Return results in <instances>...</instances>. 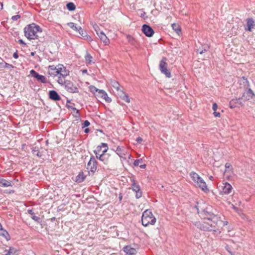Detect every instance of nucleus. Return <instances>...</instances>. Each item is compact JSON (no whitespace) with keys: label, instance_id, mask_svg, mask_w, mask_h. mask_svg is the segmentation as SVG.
<instances>
[{"label":"nucleus","instance_id":"obj_1","mask_svg":"<svg viewBox=\"0 0 255 255\" xmlns=\"http://www.w3.org/2000/svg\"><path fill=\"white\" fill-rule=\"evenodd\" d=\"M48 74L52 77L58 76L57 83L62 84V80L69 75L70 71L63 64L50 65L48 67Z\"/></svg>","mask_w":255,"mask_h":255},{"label":"nucleus","instance_id":"obj_2","mask_svg":"<svg viewBox=\"0 0 255 255\" xmlns=\"http://www.w3.org/2000/svg\"><path fill=\"white\" fill-rule=\"evenodd\" d=\"M223 224L219 215L208 211V232L220 233V228Z\"/></svg>","mask_w":255,"mask_h":255},{"label":"nucleus","instance_id":"obj_3","mask_svg":"<svg viewBox=\"0 0 255 255\" xmlns=\"http://www.w3.org/2000/svg\"><path fill=\"white\" fill-rule=\"evenodd\" d=\"M42 31L41 28L34 23L27 25L24 28V36L30 40L37 39L38 34L41 33Z\"/></svg>","mask_w":255,"mask_h":255},{"label":"nucleus","instance_id":"obj_4","mask_svg":"<svg viewBox=\"0 0 255 255\" xmlns=\"http://www.w3.org/2000/svg\"><path fill=\"white\" fill-rule=\"evenodd\" d=\"M156 221L155 217L150 210H146L142 213L141 222L144 227L154 225Z\"/></svg>","mask_w":255,"mask_h":255},{"label":"nucleus","instance_id":"obj_5","mask_svg":"<svg viewBox=\"0 0 255 255\" xmlns=\"http://www.w3.org/2000/svg\"><path fill=\"white\" fill-rule=\"evenodd\" d=\"M190 176L196 185L200 188L203 191L207 190L206 182L195 172H192Z\"/></svg>","mask_w":255,"mask_h":255},{"label":"nucleus","instance_id":"obj_6","mask_svg":"<svg viewBox=\"0 0 255 255\" xmlns=\"http://www.w3.org/2000/svg\"><path fill=\"white\" fill-rule=\"evenodd\" d=\"M167 59L164 57H162V59L160 61L159 65V68L161 71V72L165 75V76L168 77L170 78L171 77V73L167 69Z\"/></svg>","mask_w":255,"mask_h":255},{"label":"nucleus","instance_id":"obj_7","mask_svg":"<svg viewBox=\"0 0 255 255\" xmlns=\"http://www.w3.org/2000/svg\"><path fill=\"white\" fill-rule=\"evenodd\" d=\"M62 84H60L61 85L65 86L66 90L71 93H76L78 91V87L76 85L73 84L69 80H62Z\"/></svg>","mask_w":255,"mask_h":255},{"label":"nucleus","instance_id":"obj_8","mask_svg":"<svg viewBox=\"0 0 255 255\" xmlns=\"http://www.w3.org/2000/svg\"><path fill=\"white\" fill-rule=\"evenodd\" d=\"M108 150V147L107 143H102L99 146H98L94 150V153L97 158L104 152H107Z\"/></svg>","mask_w":255,"mask_h":255},{"label":"nucleus","instance_id":"obj_9","mask_svg":"<svg viewBox=\"0 0 255 255\" xmlns=\"http://www.w3.org/2000/svg\"><path fill=\"white\" fill-rule=\"evenodd\" d=\"M245 92L243 94V96L239 98V99H243L245 98L246 100H250V99H253L255 98V94L254 92L252 90L250 87L245 89Z\"/></svg>","mask_w":255,"mask_h":255},{"label":"nucleus","instance_id":"obj_10","mask_svg":"<svg viewBox=\"0 0 255 255\" xmlns=\"http://www.w3.org/2000/svg\"><path fill=\"white\" fill-rule=\"evenodd\" d=\"M142 32L147 37H151L154 32L153 29L148 25L143 24L142 27Z\"/></svg>","mask_w":255,"mask_h":255},{"label":"nucleus","instance_id":"obj_11","mask_svg":"<svg viewBox=\"0 0 255 255\" xmlns=\"http://www.w3.org/2000/svg\"><path fill=\"white\" fill-rule=\"evenodd\" d=\"M96 96L108 103H110L112 101L111 99L108 97L107 93L103 90L99 91V93L96 94Z\"/></svg>","mask_w":255,"mask_h":255},{"label":"nucleus","instance_id":"obj_12","mask_svg":"<svg viewBox=\"0 0 255 255\" xmlns=\"http://www.w3.org/2000/svg\"><path fill=\"white\" fill-rule=\"evenodd\" d=\"M123 251L129 255H135L137 253L136 249L131 247V245H127L123 248Z\"/></svg>","mask_w":255,"mask_h":255},{"label":"nucleus","instance_id":"obj_13","mask_svg":"<svg viewBox=\"0 0 255 255\" xmlns=\"http://www.w3.org/2000/svg\"><path fill=\"white\" fill-rule=\"evenodd\" d=\"M87 169L92 172H95L97 169V162L94 158H91L87 164Z\"/></svg>","mask_w":255,"mask_h":255},{"label":"nucleus","instance_id":"obj_14","mask_svg":"<svg viewBox=\"0 0 255 255\" xmlns=\"http://www.w3.org/2000/svg\"><path fill=\"white\" fill-rule=\"evenodd\" d=\"M117 154L121 158L126 159L127 156L129 157V155L126 151L124 150L123 147L118 146L116 150Z\"/></svg>","mask_w":255,"mask_h":255},{"label":"nucleus","instance_id":"obj_15","mask_svg":"<svg viewBox=\"0 0 255 255\" xmlns=\"http://www.w3.org/2000/svg\"><path fill=\"white\" fill-rule=\"evenodd\" d=\"M118 96L124 101L126 103H130V99L128 94L126 93L123 91V90H121L117 93Z\"/></svg>","mask_w":255,"mask_h":255},{"label":"nucleus","instance_id":"obj_16","mask_svg":"<svg viewBox=\"0 0 255 255\" xmlns=\"http://www.w3.org/2000/svg\"><path fill=\"white\" fill-rule=\"evenodd\" d=\"M222 192L225 194H228L231 193L233 188L231 185L228 182L223 183Z\"/></svg>","mask_w":255,"mask_h":255},{"label":"nucleus","instance_id":"obj_17","mask_svg":"<svg viewBox=\"0 0 255 255\" xmlns=\"http://www.w3.org/2000/svg\"><path fill=\"white\" fill-rule=\"evenodd\" d=\"M132 189L136 193L135 196L137 198H139L142 196V192L140 186L135 183L132 184Z\"/></svg>","mask_w":255,"mask_h":255},{"label":"nucleus","instance_id":"obj_18","mask_svg":"<svg viewBox=\"0 0 255 255\" xmlns=\"http://www.w3.org/2000/svg\"><path fill=\"white\" fill-rule=\"evenodd\" d=\"M247 26L245 29L249 31H252L253 28L255 25V21L253 18H248L247 19Z\"/></svg>","mask_w":255,"mask_h":255},{"label":"nucleus","instance_id":"obj_19","mask_svg":"<svg viewBox=\"0 0 255 255\" xmlns=\"http://www.w3.org/2000/svg\"><path fill=\"white\" fill-rule=\"evenodd\" d=\"M98 35L105 45H108L110 44V40L104 32L100 31V33H98Z\"/></svg>","mask_w":255,"mask_h":255},{"label":"nucleus","instance_id":"obj_20","mask_svg":"<svg viewBox=\"0 0 255 255\" xmlns=\"http://www.w3.org/2000/svg\"><path fill=\"white\" fill-rule=\"evenodd\" d=\"M100 160L103 162L104 164H108L109 161L110 154L106 152H104L100 154L98 158Z\"/></svg>","mask_w":255,"mask_h":255},{"label":"nucleus","instance_id":"obj_21","mask_svg":"<svg viewBox=\"0 0 255 255\" xmlns=\"http://www.w3.org/2000/svg\"><path fill=\"white\" fill-rule=\"evenodd\" d=\"M79 32L80 35L84 38L87 40H91V38L90 36H88L86 31L84 30L81 27L79 26L78 27V30H77Z\"/></svg>","mask_w":255,"mask_h":255},{"label":"nucleus","instance_id":"obj_22","mask_svg":"<svg viewBox=\"0 0 255 255\" xmlns=\"http://www.w3.org/2000/svg\"><path fill=\"white\" fill-rule=\"evenodd\" d=\"M49 98L54 101H58L60 99V97L55 91H50L49 92Z\"/></svg>","mask_w":255,"mask_h":255},{"label":"nucleus","instance_id":"obj_23","mask_svg":"<svg viewBox=\"0 0 255 255\" xmlns=\"http://www.w3.org/2000/svg\"><path fill=\"white\" fill-rule=\"evenodd\" d=\"M240 85L243 86L244 89L250 87L249 82L245 77H243L240 80Z\"/></svg>","mask_w":255,"mask_h":255},{"label":"nucleus","instance_id":"obj_24","mask_svg":"<svg viewBox=\"0 0 255 255\" xmlns=\"http://www.w3.org/2000/svg\"><path fill=\"white\" fill-rule=\"evenodd\" d=\"M17 254V250L13 248L10 247L8 250L4 251V254L3 255H16Z\"/></svg>","mask_w":255,"mask_h":255},{"label":"nucleus","instance_id":"obj_25","mask_svg":"<svg viewBox=\"0 0 255 255\" xmlns=\"http://www.w3.org/2000/svg\"><path fill=\"white\" fill-rule=\"evenodd\" d=\"M173 30L178 35L181 34V28L178 23H174L172 24Z\"/></svg>","mask_w":255,"mask_h":255},{"label":"nucleus","instance_id":"obj_26","mask_svg":"<svg viewBox=\"0 0 255 255\" xmlns=\"http://www.w3.org/2000/svg\"><path fill=\"white\" fill-rule=\"evenodd\" d=\"M0 236L4 237L7 241L10 240V236L8 233V232L4 230L2 226L0 227Z\"/></svg>","mask_w":255,"mask_h":255},{"label":"nucleus","instance_id":"obj_27","mask_svg":"<svg viewBox=\"0 0 255 255\" xmlns=\"http://www.w3.org/2000/svg\"><path fill=\"white\" fill-rule=\"evenodd\" d=\"M11 183L4 179H0V186L6 187L10 186Z\"/></svg>","mask_w":255,"mask_h":255},{"label":"nucleus","instance_id":"obj_28","mask_svg":"<svg viewBox=\"0 0 255 255\" xmlns=\"http://www.w3.org/2000/svg\"><path fill=\"white\" fill-rule=\"evenodd\" d=\"M85 177L86 176H85L84 173L80 172L76 176V181L79 183L82 182L85 180Z\"/></svg>","mask_w":255,"mask_h":255},{"label":"nucleus","instance_id":"obj_29","mask_svg":"<svg viewBox=\"0 0 255 255\" xmlns=\"http://www.w3.org/2000/svg\"><path fill=\"white\" fill-rule=\"evenodd\" d=\"M111 85L117 90V93H118L120 91V90H122L120 88V84L116 81H112Z\"/></svg>","mask_w":255,"mask_h":255},{"label":"nucleus","instance_id":"obj_30","mask_svg":"<svg viewBox=\"0 0 255 255\" xmlns=\"http://www.w3.org/2000/svg\"><path fill=\"white\" fill-rule=\"evenodd\" d=\"M85 59L86 62H88L89 64L94 63L93 62V57L89 53H87L86 54L85 56Z\"/></svg>","mask_w":255,"mask_h":255},{"label":"nucleus","instance_id":"obj_31","mask_svg":"<svg viewBox=\"0 0 255 255\" xmlns=\"http://www.w3.org/2000/svg\"><path fill=\"white\" fill-rule=\"evenodd\" d=\"M238 100L239 99H236L231 100L229 103L230 107L231 108H234L236 107V104L237 103Z\"/></svg>","mask_w":255,"mask_h":255},{"label":"nucleus","instance_id":"obj_32","mask_svg":"<svg viewBox=\"0 0 255 255\" xmlns=\"http://www.w3.org/2000/svg\"><path fill=\"white\" fill-rule=\"evenodd\" d=\"M67 8L69 10H74L76 8L75 4L73 2H69L66 5Z\"/></svg>","mask_w":255,"mask_h":255},{"label":"nucleus","instance_id":"obj_33","mask_svg":"<svg viewBox=\"0 0 255 255\" xmlns=\"http://www.w3.org/2000/svg\"><path fill=\"white\" fill-rule=\"evenodd\" d=\"M30 75L31 76L35 78L37 80L38 78L39 77V76L40 75L38 73H37L34 70H31L30 71Z\"/></svg>","mask_w":255,"mask_h":255},{"label":"nucleus","instance_id":"obj_34","mask_svg":"<svg viewBox=\"0 0 255 255\" xmlns=\"http://www.w3.org/2000/svg\"><path fill=\"white\" fill-rule=\"evenodd\" d=\"M226 172L232 171L233 170V167L232 165L229 163H226L225 164Z\"/></svg>","mask_w":255,"mask_h":255},{"label":"nucleus","instance_id":"obj_35","mask_svg":"<svg viewBox=\"0 0 255 255\" xmlns=\"http://www.w3.org/2000/svg\"><path fill=\"white\" fill-rule=\"evenodd\" d=\"M68 26L73 30L77 31L78 30V27L73 22H69L67 23Z\"/></svg>","mask_w":255,"mask_h":255},{"label":"nucleus","instance_id":"obj_36","mask_svg":"<svg viewBox=\"0 0 255 255\" xmlns=\"http://www.w3.org/2000/svg\"><path fill=\"white\" fill-rule=\"evenodd\" d=\"M37 80L40 81L41 82L43 83H46V77L43 75H39V77L37 79Z\"/></svg>","mask_w":255,"mask_h":255},{"label":"nucleus","instance_id":"obj_37","mask_svg":"<svg viewBox=\"0 0 255 255\" xmlns=\"http://www.w3.org/2000/svg\"><path fill=\"white\" fill-rule=\"evenodd\" d=\"M127 37L129 42H130L132 44H134L135 40L131 36L127 35Z\"/></svg>","mask_w":255,"mask_h":255},{"label":"nucleus","instance_id":"obj_38","mask_svg":"<svg viewBox=\"0 0 255 255\" xmlns=\"http://www.w3.org/2000/svg\"><path fill=\"white\" fill-rule=\"evenodd\" d=\"M90 90H91V91L92 92H93L94 93H95L96 92L98 93H99V91H100L101 90H99V89H97L95 86H91L90 87Z\"/></svg>","mask_w":255,"mask_h":255},{"label":"nucleus","instance_id":"obj_39","mask_svg":"<svg viewBox=\"0 0 255 255\" xmlns=\"http://www.w3.org/2000/svg\"><path fill=\"white\" fill-rule=\"evenodd\" d=\"M93 27L94 30H95V31L96 32V33L97 35H98V33H100V31H101L100 29L99 26L97 24H94L93 25Z\"/></svg>","mask_w":255,"mask_h":255},{"label":"nucleus","instance_id":"obj_40","mask_svg":"<svg viewBox=\"0 0 255 255\" xmlns=\"http://www.w3.org/2000/svg\"><path fill=\"white\" fill-rule=\"evenodd\" d=\"M2 67L9 69L13 68V66L11 64H8L6 62H4L3 65Z\"/></svg>","mask_w":255,"mask_h":255},{"label":"nucleus","instance_id":"obj_41","mask_svg":"<svg viewBox=\"0 0 255 255\" xmlns=\"http://www.w3.org/2000/svg\"><path fill=\"white\" fill-rule=\"evenodd\" d=\"M90 122L88 121H87V120L85 121L84 123L82 125V128H84L85 127L89 126L90 125Z\"/></svg>","mask_w":255,"mask_h":255},{"label":"nucleus","instance_id":"obj_42","mask_svg":"<svg viewBox=\"0 0 255 255\" xmlns=\"http://www.w3.org/2000/svg\"><path fill=\"white\" fill-rule=\"evenodd\" d=\"M142 162V159H137L134 161L133 164L134 166H137L139 165V164Z\"/></svg>","mask_w":255,"mask_h":255},{"label":"nucleus","instance_id":"obj_43","mask_svg":"<svg viewBox=\"0 0 255 255\" xmlns=\"http://www.w3.org/2000/svg\"><path fill=\"white\" fill-rule=\"evenodd\" d=\"M212 109L214 110V111H216V110L218 109V105L216 103H213Z\"/></svg>","mask_w":255,"mask_h":255},{"label":"nucleus","instance_id":"obj_44","mask_svg":"<svg viewBox=\"0 0 255 255\" xmlns=\"http://www.w3.org/2000/svg\"><path fill=\"white\" fill-rule=\"evenodd\" d=\"M213 115L215 117H219L220 118L221 117V114L219 112H217L216 111L214 112Z\"/></svg>","mask_w":255,"mask_h":255},{"label":"nucleus","instance_id":"obj_45","mask_svg":"<svg viewBox=\"0 0 255 255\" xmlns=\"http://www.w3.org/2000/svg\"><path fill=\"white\" fill-rule=\"evenodd\" d=\"M20 18V16L19 15H16L12 16V19L13 20H17L18 19Z\"/></svg>","mask_w":255,"mask_h":255},{"label":"nucleus","instance_id":"obj_46","mask_svg":"<svg viewBox=\"0 0 255 255\" xmlns=\"http://www.w3.org/2000/svg\"><path fill=\"white\" fill-rule=\"evenodd\" d=\"M136 141L138 143H140L143 141V139L141 137L139 136L136 138Z\"/></svg>","mask_w":255,"mask_h":255},{"label":"nucleus","instance_id":"obj_47","mask_svg":"<svg viewBox=\"0 0 255 255\" xmlns=\"http://www.w3.org/2000/svg\"><path fill=\"white\" fill-rule=\"evenodd\" d=\"M32 218L35 221H38V220L39 219V218L35 215L33 216L32 217Z\"/></svg>","mask_w":255,"mask_h":255},{"label":"nucleus","instance_id":"obj_48","mask_svg":"<svg viewBox=\"0 0 255 255\" xmlns=\"http://www.w3.org/2000/svg\"><path fill=\"white\" fill-rule=\"evenodd\" d=\"M18 42H19L20 44H22V45H26L25 43V42H24V41H23L22 39H19V40H18Z\"/></svg>","mask_w":255,"mask_h":255},{"label":"nucleus","instance_id":"obj_49","mask_svg":"<svg viewBox=\"0 0 255 255\" xmlns=\"http://www.w3.org/2000/svg\"><path fill=\"white\" fill-rule=\"evenodd\" d=\"M13 56L15 59H17L18 57V54L16 52L14 53Z\"/></svg>","mask_w":255,"mask_h":255},{"label":"nucleus","instance_id":"obj_50","mask_svg":"<svg viewBox=\"0 0 255 255\" xmlns=\"http://www.w3.org/2000/svg\"><path fill=\"white\" fill-rule=\"evenodd\" d=\"M145 14H146L145 12H144L141 14L140 16L143 18H145L146 17V16H145Z\"/></svg>","mask_w":255,"mask_h":255},{"label":"nucleus","instance_id":"obj_51","mask_svg":"<svg viewBox=\"0 0 255 255\" xmlns=\"http://www.w3.org/2000/svg\"><path fill=\"white\" fill-rule=\"evenodd\" d=\"M139 167L141 168H145L146 167V164H144L140 165H139Z\"/></svg>","mask_w":255,"mask_h":255},{"label":"nucleus","instance_id":"obj_52","mask_svg":"<svg viewBox=\"0 0 255 255\" xmlns=\"http://www.w3.org/2000/svg\"><path fill=\"white\" fill-rule=\"evenodd\" d=\"M84 132L85 133H88L89 132V129L88 128H86V129H85Z\"/></svg>","mask_w":255,"mask_h":255},{"label":"nucleus","instance_id":"obj_53","mask_svg":"<svg viewBox=\"0 0 255 255\" xmlns=\"http://www.w3.org/2000/svg\"><path fill=\"white\" fill-rule=\"evenodd\" d=\"M87 70H86V69H84V70H82L83 73H87Z\"/></svg>","mask_w":255,"mask_h":255},{"label":"nucleus","instance_id":"obj_54","mask_svg":"<svg viewBox=\"0 0 255 255\" xmlns=\"http://www.w3.org/2000/svg\"><path fill=\"white\" fill-rule=\"evenodd\" d=\"M73 110H74V111H76V113H77V114H78V113H79V111H78V110H77L76 108H74V109H73Z\"/></svg>","mask_w":255,"mask_h":255},{"label":"nucleus","instance_id":"obj_55","mask_svg":"<svg viewBox=\"0 0 255 255\" xmlns=\"http://www.w3.org/2000/svg\"><path fill=\"white\" fill-rule=\"evenodd\" d=\"M233 208L236 211L238 210V208L236 207L235 206H233Z\"/></svg>","mask_w":255,"mask_h":255},{"label":"nucleus","instance_id":"obj_56","mask_svg":"<svg viewBox=\"0 0 255 255\" xmlns=\"http://www.w3.org/2000/svg\"><path fill=\"white\" fill-rule=\"evenodd\" d=\"M209 178L210 180H213V177L212 176H210V177H209Z\"/></svg>","mask_w":255,"mask_h":255},{"label":"nucleus","instance_id":"obj_57","mask_svg":"<svg viewBox=\"0 0 255 255\" xmlns=\"http://www.w3.org/2000/svg\"><path fill=\"white\" fill-rule=\"evenodd\" d=\"M229 253L231 254V255H235V254L233 253L231 251H229Z\"/></svg>","mask_w":255,"mask_h":255},{"label":"nucleus","instance_id":"obj_58","mask_svg":"<svg viewBox=\"0 0 255 255\" xmlns=\"http://www.w3.org/2000/svg\"><path fill=\"white\" fill-rule=\"evenodd\" d=\"M31 55H34V53H33V52H32V53H31Z\"/></svg>","mask_w":255,"mask_h":255},{"label":"nucleus","instance_id":"obj_59","mask_svg":"<svg viewBox=\"0 0 255 255\" xmlns=\"http://www.w3.org/2000/svg\"><path fill=\"white\" fill-rule=\"evenodd\" d=\"M1 226V224L0 223V227Z\"/></svg>","mask_w":255,"mask_h":255}]
</instances>
